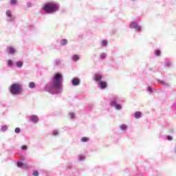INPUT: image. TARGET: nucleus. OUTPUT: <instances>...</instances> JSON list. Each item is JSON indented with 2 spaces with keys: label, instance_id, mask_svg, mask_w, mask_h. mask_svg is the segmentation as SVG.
<instances>
[{
  "label": "nucleus",
  "instance_id": "nucleus-1",
  "mask_svg": "<svg viewBox=\"0 0 176 176\" xmlns=\"http://www.w3.org/2000/svg\"><path fill=\"white\" fill-rule=\"evenodd\" d=\"M10 91L12 94L17 96L23 91V86L19 83L12 84L10 88Z\"/></svg>",
  "mask_w": 176,
  "mask_h": 176
},
{
  "label": "nucleus",
  "instance_id": "nucleus-2",
  "mask_svg": "<svg viewBox=\"0 0 176 176\" xmlns=\"http://www.w3.org/2000/svg\"><path fill=\"white\" fill-rule=\"evenodd\" d=\"M43 10L46 13H53L58 10V6H57V4L53 3H47L45 5Z\"/></svg>",
  "mask_w": 176,
  "mask_h": 176
},
{
  "label": "nucleus",
  "instance_id": "nucleus-3",
  "mask_svg": "<svg viewBox=\"0 0 176 176\" xmlns=\"http://www.w3.org/2000/svg\"><path fill=\"white\" fill-rule=\"evenodd\" d=\"M54 87L56 89H60L61 86V80H63V76L60 73H57L53 78Z\"/></svg>",
  "mask_w": 176,
  "mask_h": 176
},
{
  "label": "nucleus",
  "instance_id": "nucleus-4",
  "mask_svg": "<svg viewBox=\"0 0 176 176\" xmlns=\"http://www.w3.org/2000/svg\"><path fill=\"white\" fill-rule=\"evenodd\" d=\"M131 28H135V30L140 31V30H141V26H138V23H137V22H133L131 23Z\"/></svg>",
  "mask_w": 176,
  "mask_h": 176
},
{
  "label": "nucleus",
  "instance_id": "nucleus-5",
  "mask_svg": "<svg viewBox=\"0 0 176 176\" xmlns=\"http://www.w3.org/2000/svg\"><path fill=\"white\" fill-rule=\"evenodd\" d=\"M73 86H78L80 83V80L78 78H74L72 81Z\"/></svg>",
  "mask_w": 176,
  "mask_h": 176
},
{
  "label": "nucleus",
  "instance_id": "nucleus-6",
  "mask_svg": "<svg viewBox=\"0 0 176 176\" xmlns=\"http://www.w3.org/2000/svg\"><path fill=\"white\" fill-rule=\"evenodd\" d=\"M30 120H32V122H34V123H38V122L39 121V119L36 116H30Z\"/></svg>",
  "mask_w": 176,
  "mask_h": 176
},
{
  "label": "nucleus",
  "instance_id": "nucleus-7",
  "mask_svg": "<svg viewBox=\"0 0 176 176\" xmlns=\"http://www.w3.org/2000/svg\"><path fill=\"white\" fill-rule=\"evenodd\" d=\"M101 79H102V76H101V74H95L96 82H100Z\"/></svg>",
  "mask_w": 176,
  "mask_h": 176
},
{
  "label": "nucleus",
  "instance_id": "nucleus-8",
  "mask_svg": "<svg viewBox=\"0 0 176 176\" xmlns=\"http://www.w3.org/2000/svg\"><path fill=\"white\" fill-rule=\"evenodd\" d=\"M100 89H105V87H107V82L101 81L100 84Z\"/></svg>",
  "mask_w": 176,
  "mask_h": 176
},
{
  "label": "nucleus",
  "instance_id": "nucleus-9",
  "mask_svg": "<svg viewBox=\"0 0 176 176\" xmlns=\"http://www.w3.org/2000/svg\"><path fill=\"white\" fill-rule=\"evenodd\" d=\"M141 115H142L141 111H136L135 113V119H140V118H141Z\"/></svg>",
  "mask_w": 176,
  "mask_h": 176
},
{
  "label": "nucleus",
  "instance_id": "nucleus-10",
  "mask_svg": "<svg viewBox=\"0 0 176 176\" xmlns=\"http://www.w3.org/2000/svg\"><path fill=\"white\" fill-rule=\"evenodd\" d=\"M67 43H68V40H67V39H63L60 41V45L62 46H65V45H67Z\"/></svg>",
  "mask_w": 176,
  "mask_h": 176
},
{
  "label": "nucleus",
  "instance_id": "nucleus-11",
  "mask_svg": "<svg viewBox=\"0 0 176 176\" xmlns=\"http://www.w3.org/2000/svg\"><path fill=\"white\" fill-rule=\"evenodd\" d=\"M29 87H30V89H34V87H35V82H30L29 83Z\"/></svg>",
  "mask_w": 176,
  "mask_h": 176
},
{
  "label": "nucleus",
  "instance_id": "nucleus-12",
  "mask_svg": "<svg viewBox=\"0 0 176 176\" xmlns=\"http://www.w3.org/2000/svg\"><path fill=\"white\" fill-rule=\"evenodd\" d=\"M6 16H8V17L12 18V12L10 10H7L6 11Z\"/></svg>",
  "mask_w": 176,
  "mask_h": 176
},
{
  "label": "nucleus",
  "instance_id": "nucleus-13",
  "mask_svg": "<svg viewBox=\"0 0 176 176\" xmlns=\"http://www.w3.org/2000/svg\"><path fill=\"white\" fill-rule=\"evenodd\" d=\"M8 53H9V54H13L14 53V48L10 47L8 50Z\"/></svg>",
  "mask_w": 176,
  "mask_h": 176
},
{
  "label": "nucleus",
  "instance_id": "nucleus-14",
  "mask_svg": "<svg viewBox=\"0 0 176 176\" xmlns=\"http://www.w3.org/2000/svg\"><path fill=\"white\" fill-rule=\"evenodd\" d=\"M107 45H108V41L102 40V46H107Z\"/></svg>",
  "mask_w": 176,
  "mask_h": 176
},
{
  "label": "nucleus",
  "instance_id": "nucleus-15",
  "mask_svg": "<svg viewBox=\"0 0 176 176\" xmlns=\"http://www.w3.org/2000/svg\"><path fill=\"white\" fill-rule=\"evenodd\" d=\"M73 60L74 61H78V60H79V55H74Z\"/></svg>",
  "mask_w": 176,
  "mask_h": 176
},
{
  "label": "nucleus",
  "instance_id": "nucleus-16",
  "mask_svg": "<svg viewBox=\"0 0 176 176\" xmlns=\"http://www.w3.org/2000/svg\"><path fill=\"white\" fill-rule=\"evenodd\" d=\"M16 67H18L19 68H21V67H23V62H16Z\"/></svg>",
  "mask_w": 176,
  "mask_h": 176
},
{
  "label": "nucleus",
  "instance_id": "nucleus-17",
  "mask_svg": "<svg viewBox=\"0 0 176 176\" xmlns=\"http://www.w3.org/2000/svg\"><path fill=\"white\" fill-rule=\"evenodd\" d=\"M82 142H87L89 141V138H87V137H83L81 139Z\"/></svg>",
  "mask_w": 176,
  "mask_h": 176
},
{
  "label": "nucleus",
  "instance_id": "nucleus-18",
  "mask_svg": "<svg viewBox=\"0 0 176 176\" xmlns=\"http://www.w3.org/2000/svg\"><path fill=\"white\" fill-rule=\"evenodd\" d=\"M105 57H107V54H105V53H102V54H100V58H101L102 60H103V58H105Z\"/></svg>",
  "mask_w": 176,
  "mask_h": 176
},
{
  "label": "nucleus",
  "instance_id": "nucleus-19",
  "mask_svg": "<svg viewBox=\"0 0 176 176\" xmlns=\"http://www.w3.org/2000/svg\"><path fill=\"white\" fill-rule=\"evenodd\" d=\"M161 53L162 52H160V50H155V56H160Z\"/></svg>",
  "mask_w": 176,
  "mask_h": 176
},
{
  "label": "nucleus",
  "instance_id": "nucleus-20",
  "mask_svg": "<svg viewBox=\"0 0 176 176\" xmlns=\"http://www.w3.org/2000/svg\"><path fill=\"white\" fill-rule=\"evenodd\" d=\"M116 109H118V110H120V109H122V105L120 104H116Z\"/></svg>",
  "mask_w": 176,
  "mask_h": 176
},
{
  "label": "nucleus",
  "instance_id": "nucleus-21",
  "mask_svg": "<svg viewBox=\"0 0 176 176\" xmlns=\"http://www.w3.org/2000/svg\"><path fill=\"white\" fill-rule=\"evenodd\" d=\"M121 130H126L127 129V126L126 125H121L120 126Z\"/></svg>",
  "mask_w": 176,
  "mask_h": 176
},
{
  "label": "nucleus",
  "instance_id": "nucleus-22",
  "mask_svg": "<svg viewBox=\"0 0 176 176\" xmlns=\"http://www.w3.org/2000/svg\"><path fill=\"white\" fill-rule=\"evenodd\" d=\"M20 131H21L20 128H16L15 129V133H16V134H19V133H20Z\"/></svg>",
  "mask_w": 176,
  "mask_h": 176
},
{
  "label": "nucleus",
  "instance_id": "nucleus-23",
  "mask_svg": "<svg viewBox=\"0 0 176 176\" xmlns=\"http://www.w3.org/2000/svg\"><path fill=\"white\" fill-rule=\"evenodd\" d=\"M11 3L12 5H16V3H17V0H11Z\"/></svg>",
  "mask_w": 176,
  "mask_h": 176
},
{
  "label": "nucleus",
  "instance_id": "nucleus-24",
  "mask_svg": "<svg viewBox=\"0 0 176 176\" xmlns=\"http://www.w3.org/2000/svg\"><path fill=\"white\" fill-rule=\"evenodd\" d=\"M8 65H9V66L13 65V62L11 60H9L8 62Z\"/></svg>",
  "mask_w": 176,
  "mask_h": 176
},
{
  "label": "nucleus",
  "instance_id": "nucleus-25",
  "mask_svg": "<svg viewBox=\"0 0 176 176\" xmlns=\"http://www.w3.org/2000/svg\"><path fill=\"white\" fill-rule=\"evenodd\" d=\"M2 131H6L8 130V126H5L1 128Z\"/></svg>",
  "mask_w": 176,
  "mask_h": 176
},
{
  "label": "nucleus",
  "instance_id": "nucleus-26",
  "mask_svg": "<svg viewBox=\"0 0 176 176\" xmlns=\"http://www.w3.org/2000/svg\"><path fill=\"white\" fill-rule=\"evenodd\" d=\"M27 148H28L27 145H24V146H23L21 147V149H22L23 151H27Z\"/></svg>",
  "mask_w": 176,
  "mask_h": 176
},
{
  "label": "nucleus",
  "instance_id": "nucleus-27",
  "mask_svg": "<svg viewBox=\"0 0 176 176\" xmlns=\"http://www.w3.org/2000/svg\"><path fill=\"white\" fill-rule=\"evenodd\" d=\"M17 166H18V167H23V162H18Z\"/></svg>",
  "mask_w": 176,
  "mask_h": 176
},
{
  "label": "nucleus",
  "instance_id": "nucleus-28",
  "mask_svg": "<svg viewBox=\"0 0 176 176\" xmlns=\"http://www.w3.org/2000/svg\"><path fill=\"white\" fill-rule=\"evenodd\" d=\"M33 175L38 176L39 175V173H38V171H34V172H33Z\"/></svg>",
  "mask_w": 176,
  "mask_h": 176
},
{
  "label": "nucleus",
  "instance_id": "nucleus-29",
  "mask_svg": "<svg viewBox=\"0 0 176 176\" xmlns=\"http://www.w3.org/2000/svg\"><path fill=\"white\" fill-rule=\"evenodd\" d=\"M147 90H148V91L152 92V90H153L152 87H148Z\"/></svg>",
  "mask_w": 176,
  "mask_h": 176
},
{
  "label": "nucleus",
  "instance_id": "nucleus-30",
  "mask_svg": "<svg viewBox=\"0 0 176 176\" xmlns=\"http://www.w3.org/2000/svg\"><path fill=\"white\" fill-rule=\"evenodd\" d=\"M53 135H58V131H54L53 132Z\"/></svg>",
  "mask_w": 176,
  "mask_h": 176
},
{
  "label": "nucleus",
  "instance_id": "nucleus-31",
  "mask_svg": "<svg viewBox=\"0 0 176 176\" xmlns=\"http://www.w3.org/2000/svg\"><path fill=\"white\" fill-rule=\"evenodd\" d=\"M167 140H168V141H172L173 140V138L170 135H168L167 137Z\"/></svg>",
  "mask_w": 176,
  "mask_h": 176
},
{
  "label": "nucleus",
  "instance_id": "nucleus-32",
  "mask_svg": "<svg viewBox=\"0 0 176 176\" xmlns=\"http://www.w3.org/2000/svg\"><path fill=\"white\" fill-rule=\"evenodd\" d=\"M111 104L113 106H115V105L116 106V100H113Z\"/></svg>",
  "mask_w": 176,
  "mask_h": 176
},
{
  "label": "nucleus",
  "instance_id": "nucleus-33",
  "mask_svg": "<svg viewBox=\"0 0 176 176\" xmlns=\"http://www.w3.org/2000/svg\"><path fill=\"white\" fill-rule=\"evenodd\" d=\"M84 159H85V156L83 155L80 156V160H84Z\"/></svg>",
  "mask_w": 176,
  "mask_h": 176
}]
</instances>
